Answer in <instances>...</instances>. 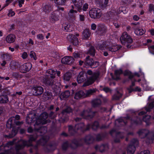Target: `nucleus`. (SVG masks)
Listing matches in <instances>:
<instances>
[{
	"label": "nucleus",
	"instance_id": "5fc2aeb1",
	"mask_svg": "<svg viewBox=\"0 0 154 154\" xmlns=\"http://www.w3.org/2000/svg\"><path fill=\"white\" fill-rule=\"evenodd\" d=\"M64 30L66 32H70L72 31V28L68 24L65 23L63 25Z\"/></svg>",
	"mask_w": 154,
	"mask_h": 154
},
{
	"label": "nucleus",
	"instance_id": "6e6552de",
	"mask_svg": "<svg viewBox=\"0 0 154 154\" xmlns=\"http://www.w3.org/2000/svg\"><path fill=\"white\" fill-rule=\"evenodd\" d=\"M84 125L83 123L76 125L74 128L72 126L69 125V126L68 129L69 132L71 135H72L76 132L77 130H80L81 131H84Z\"/></svg>",
	"mask_w": 154,
	"mask_h": 154
},
{
	"label": "nucleus",
	"instance_id": "cd10ccee",
	"mask_svg": "<svg viewBox=\"0 0 154 154\" xmlns=\"http://www.w3.org/2000/svg\"><path fill=\"white\" fill-rule=\"evenodd\" d=\"M109 148L108 146L107 145H103L99 146L97 145L95 146V149L97 150H98V149L100 152H102L105 150H107Z\"/></svg>",
	"mask_w": 154,
	"mask_h": 154
},
{
	"label": "nucleus",
	"instance_id": "a211bd4d",
	"mask_svg": "<svg viewBox=\"0 0 154 154\" xmlns=\"http://www.w3.org/2000/svg\"><path fill=\"white\" fill-rule=\"evenodd\" d=\"M32 68V64L30 63H26L21 66L20 67V71L22 73H25L29 71Z\"/></svg>",
	"mask_w": 154,
	"mask_h": 154
},
{
	"label": "nucleus",
	"instance_id": "0e129e2a",
	"mask_svg": "<svg viewBox=\"0 0 154 154\" xmlns=\"http://www.w3.org/2000/svg\"><path fill=\"white\" fill-rule=\"evenodd\" d=\"M88 8V5L87 3H85L84 4L82 8V11L83 10L84 11H87Z\"/></svg>",
	"mask_w": 154,
	"mask_h": 154
},
{
	"label": "nucleus",
	"instance_id": "de8ad7c7",
	"mask_svg": "<svg viewBox=\"0 0 154 154\" xmlns=\"http://www.w3.org/2000/svg\"><path fill=\"white\" fill-rule=\"evenodd\" d=\"M109 50L112 52H115L119 50L120 48V47L117 45H113L109 48Z\"/></svg>",
	"mask_w": 154,
	"mask_h": 154
},
{
	"label": "nucleus",
	"instance_id": "c85d7f7f",
	"mask_svg": "<svg viewBox=\"0 0 154 154\" xmlns=\"http://www.w3.org/2000/svg\"><path fill=\"white\" fill-rule=\"evenodd\" d=\"M153 107H154V101L152 102L149 104L148 108H146V112L141 111L139 113V115H142L146 114V112H149L150 109H152Z\"/></svg>",
	"mask_w": 154,
	"mask_h": 154
},
{
	"label": "nucleus",
	"instance_id": "58836bf2",
	"mask_svg": "<svg viewBox=\"0 0 154 154\" xmlns=\"http://www.w3.org/2000/svg\"><path fill=\"white\" fill-rule=\"evenodd\" d=\"M101 104V101L100 99H96L92 101V105L93 107H96L100 106Z\"/></svg>",
	"mask_w": 154,
	"mask_h": 154
},
{
	"label": "nucleus",
	"instance_id": "bb28decb",
	"mask_svg": "<svg viewBox=\"0 0 154 154\" xmlns=\"http://www.w3.org/2000/svg\"><path fill=\"white\" fill-rule=\"evenodd\" d=\"M91 34L90 30L87 29H85L82 33L83 39H86L89 38Z\"/></svg>",
	"mask_w": 154,
	"mask_h": 154
},
{
	"label": "nucleus",
	"instance_id": "79ce46f5",
	"mask_svg": "<svg viewBox=\"0 0 154 154\" xmlns=\"http://www.w3.org/2000/svg\"><path fill=\"white\" fill-rule=\"evenodd\" d=\"M72 77V74L70 72L65 73L63 76V79L65 81H69Z\"/></svg>",
	"mask_w": 154,
	"mask_h": 154
},
{
	"label": "nucleus",
	"instance_id": "4be33fe9",
	"mask_svg": "<svg viewBox=\"0 0 154 154\" xmlns=\"http://www.w3.org/2000/svg\"><path fill=\"white\" fill-rule=\"evenodd\" d=\"M99 122L97 121H95L91 125L89 124H88L86 126V128L85 130H88L90 127H91L92 129L96 130L99 127Z\"/></svg>",
	"mask_w": 154,
	"mask_h": 154
},
{
	"label": "nucleus",
	"instance_id": "ea45409f",
	"mask_svg": "<svg viewBox=\"0 0 154 154\" xmlns=\"http://www.w3.org/2000/svg\"><path fill=\"white\" fill-rule=\"evenodd\" d=\"M123 73L122 70L121 69H117L115 71V75L116 76V78L112 77V79L117 80L119 79V76Z\"/></svg>",
	"mask_w": 154,
	"mask_h": 154
},
{
	"label": "nucleus",
	"instance_id": "b1692460",
	"mask_svg": "<svg viewBox=\"0 0 154 154\" xmlns=\"http://www.w3.org/2000/svg\"><path fill=\"white\" fill-rule=\"evenodd\" d=\"M56 74V72L54 70L50 69L46 71V76L45 77H49L51 78H55Z\"/></svg>",
	"mask_w": 154,
	"mask_h": 154
},
{
	"label": "nucleus",
	"instance_id": "1a4fd4ad",
	"mask_svg": "<svg viewBox=\"0 0 154 154\" xmlns=\"http://www.w3.org/2000/svg\"><path fill=\"white\" fill-rule=\"evenodd\" d=\"M120 39L122 43L124 45H125L126 43L131 44L133 42L132 38L126 32H124L122 33Z\"/></svg>",
	"mask_w": 154,
	"mask_h": 154
},
{
	"label": "nucleus",
	"instance_id": "a19ab883",
	"mask_svg": "<svg viewBox=\"0 0 154 154\" xmlns=\"http://www.w3.org/2000/svg\"><path fill=\"white\" fill-rule=\"evenodd\" d=\"M134 32L137 35H142L145 32L141 28L137 27L135 28Z\"/></svg>",
	"mask_w": 154,
	"mask_h": 154
},
{
	"label": "nucleus",
	"instance_id": "49530a36",
	"mask_svg": "<svg viewBox=\"0 0 154 154\" xmlns=\"http://www.w3.org/2000/svg\"><path fill=\"white\" fill-rule=\"evenodd\" d=\"M97 90L95 89H91L87 90L85 94V97H89L95 92Z\"/></svg>",
	"mask_w": 154,
	"mask_h": 154
},
{
	"label": "nucleus",
	"instance_id": "2eb2a0df",
	"mask_svg": "<svg viewBox=\"0 0 154 154\" xmlns=\"http://www.w3.org/2000/svg\"><path fill=\"white\" fill-rule=\"evenodd\" d=\"M32 90L33 95L35 96L41 95L43 92V88L41 86L34 87Z\"/></svg>",
	"mask_w": 154,
	"mask_h": 154
},
{
	"label": "nucleus",
	"instance_id": "20e7f679",
	"mask_svg": "<svg viewBox=\"0 0 154 154\" xmlns=\"http://www.w3.org/2000/svg\"><path fill=\"white\" fill-rule=\"evenodd\" d=\"M48 117V113L46 112H44L42 113L37 119L34 125L36 128H37L39 125H44L48 122H49L50 121L49 120H47Z\"/></svg>",
	"mask_w": 154,
	"mask_h": 154
},
{
	"label": "nucleus",
	"instance_id": "9b49d317",
	"mask_svg": "<svg viewBox=\"0 0 154 154\" xmlns=\"http://www.w3.org/2000/svg\"><path fill=\"white\" fill-rule=\"evenodd\" d=\"M90 16L92 18H99L101 16V14L100 9L94 8L91 9L89 11Z\"/></svg>",
	"mask_w": 154,
	"mask_h": 154
},
{
	"label": "nucleus",
	"instance_id": "9d476101",
	"mask_svg": "<svg viewBox=\"0 0 154 154\" xmlns=\"http://www.w3.org/2000/svg\"><path fill=\"white\" fill-rule=\"evenodd\" d=\"M95 113V112H92L91 109L88 108L82 112L80 115L83 118L88 119L92 118L94 116Z\"/></svg>",
	"mask_w": 154,
	"mask_h": 154
},
{
	"label": "nucleus",
	"instance_id": "8fccbe9b",
	"mask_svg": "<svg viewBox=\"0 0 154 154\" xmlns=\"http://www.w3.org/2000/svg\"><path fill=\"white\" fill-rule=\"evenodd\" d=\"M150 118V116L146 115L143 118L142 120L143 121L146 123V124L147 125H149L150 124L149 121Z\"/></svg>",
	"mask_w": 154,
	"mask_h": 154
},
{
	"label": "nucleus",
	"instance_id": "69168bd1",
	"mask_svg": "<svg viewBox=\"0 0 154 154\" xmlns=\"http://www.w3.org/2000/svg\"><path fill=\"white\" fill-rule=\"evenodd\" d=\"M30 56L31 58H33V59L35 60L37 59V57L36 56L35 53L33 51H31L30 54Z\"/></svg>",
	"mask_w": 154,
	"mask_h": 154
},
{
	"label": "nucleus",
	"instance_id": "7c9ffc66",
	"mask_svg": "<svg viewBox=\"0 0 154 154\" xmlns=\"http://www.w3.org/2000/svg\"><path fill=\"white\" fill-rule=\"evenodd\" d=\"M52 5L48 3L47 4L44 5L43 7V11L46 13L49 12L52 10Z\"/></svg>",
	"mask_w": 154,
	"mask_h": 154
},
{
	"label": "nucleus",
	"instance_id": "6ab92c4d",
	"mask_svg": "<svg viewBox=\"0 0 154 154\" xmlns=\"http://www.w3.org/2000/svg\"><path fill=\"white\" fill-rule=\"evenodd\" d=\"M74 61V59L72 57L66 56L62 58L61 62L64 64H70Z\"/></svg>",
	"mask_w": 154,
	"mask_h": 154
},
{
	"label": "nucleus",
	"instance_id": "09e8293b",
	"mask_svg": "<svg viewBox=\"0 0 154 154\" xmlns=\"http://www.w3.org/2000/svg\"><path fill=\"white\" fill-rule=\"evenodd\" d=\"M122 96V94L119 91L116 92L112 96V99L113 100H119Z\"/></svg>",
	"mask_w": 154,
	"mask_h": 154
},
{
	"label": "nucleus",
	"instance_id": "2f4dec72",
	"mask_svg": "<svg viewBox=\"0 0 154 154\" xmlns=\"http://www.w3.org/2000/svg\"><path fill=\"white\" fill-rule=\"evenodd\" d=\"M83 75L84 74L82 72H81L79 73L77 78V81L78 83H81L85 81V79Z\"/></svg>",
	"mask_w": 154,
	"mask_h": 154
},
{
	"label": "nucleus",
	"instance_id": "f8f14e48",
	"mask_svg": "<svg viewBox=\"0 0 154 154\" xmlns=\"http://www.w3.org/2000/svg\"><path fill=\"white\" fill-rule=\"evenodd\" d=\"M137 133L141 138H144L148 135L151 136L153 135L154 137V133L153 132H150L149 130L146 129L140 130Z\"/></svg>",
	"mask_w": 154,
	"mask_h": 154
},
{
	"label": "nucleus",
	"instance_id": "e2e57ef3",
	"mask_svg": "<svg viewBox=\"0 0 154 154\" xmlns=\"http://www.w3.org/2000/svg\"><path fill=\"white\" fill-rule=\"evenodd\" d=\"M68 147V141H66L64 143L62 146V148L63 150H66Z\"/></svg>",
	"mask_w": 154,
	"mask_h": 154
},
{
	"label": "nucleus",
	"instance_id": "c756f323",
	"mask_svg": "<svg viewBox=\"0 0 154 154\" xmlns=\"http://www.w3.org/2000/svg\"><path fill=\"white\" fill-rule=\"evenodd\" d=\"M70 95V92L69 91L66 90L62 92L60 95V97L61 100L68 98Z\"/></svg>",
	"mask_w": 154,
	"mask_h": 154
},
{
	"label": "nucleus",
	"instance_id": "72a5a7b5",
	"mask_svg": "<svg viewBox=\"0 0 154 154\" xmlns=\"http://www.w3.org/2000/svg\"><path fill=\"white\" fill-rule=\"evenodd\" d=\"M1 57L3 60H5L7 61L10 60L12 58V56L8 53L2 54Z\"/></svg>",
	"mask_w": 154,
	"mask_h": 154
},
{
	"label": "nucleus",
	"instance_id": "a18cd8bd",
	"mask_svg": "<svg viewBox=\"0 0 154 154\" xmlns=\"http://www.w3.org/2000/svg\"><path fill=\"white\" fill-rule=\"evenodd\" d=\"M107 16L109 17V18H111L114 19V17H117V15H115V12L113 10L111 11L108 12L107 14Z\"/></svg>",
	"mask_w": 154,
	"mask_h": 154
},
{
	"label": "nucleus",
	"instance_id": "13d9d810",
	"mask_svg": "<svg viewBox=\"0 0 154 154\" xmlns=\"http://www.w3.org/2000/svg\"><path fill=\"white\" fill-rule=\"evenodd\" d=\"M138 142L137 139H133L131 141V144L130 145L133 146L135 147V146L138 145Z\"/></svg>",
	"mask_w": 154,
	"mask_h": 154
},
{
	"label": "nucleus",
	"instance_id": "bf43d9fd",
	"mask_svg": "<svg viewBox=\"0 0 154 154\" xmlns=\"http://www.w3.org/2000/svg\"><path fill=\"white\" fill-rule=\"evenodd\" d=\"M142 121V118H137L136 121L132 120V122L136 124H141Z\"/></svg>",
	"mask_w": 154,
	"mask_h": 154
},
{
	"label": "nucleus",
	"instance_id": "4468645a",
	"mask_svg": "<svg viewBox=\"0 0 154 154\" xmlns=\"http://www.w3.org/2000/svg\"><path fill=\"white\" fill-rule=\"evenodd\" d=\"M49 137L48 136H44L42 138L40 139L37 142V144L33 147L32 148H31L30 150V153H32L33 152L32 149H35L37 150V149L38 145H44L46 143L47 141L49 139Z\"/></svg>",
	"mask_w": 154,
	"mask_h": 154
},
{
	"label": "nucleus",
	"instance_id": "39448f33",
	"mask_svg": "<svg viewBox=\"0 0 154 154\" xmlns=\"http://www.w3.org/2000/svg\"><path fill=\"white\" fill-rule=\"evenodd\" d=\"M14 141H9L5 145H2L0 146V151H4V152L0 153V154H15V150L11 149L10 150H6L7 147L9 148L11 146L13 145L14 143Z\"/></svg>",
	"mask_w": 154,
	"mask_h": 154
},
{
	"label": "nucleus",
	"instance_id": "3c124183",
	"mask_svg": "<svg viewBox=\"0 0 154 154\" xmlns=\"http://www.w3.org/2000/svg\"><path fill=\"white\" fill-rule=\"evenodd\" d=\"M18 131V129L15 128H13L12 129V135H11L8 136L7 135H5V137H7L9 138H12L14 136L17 134Z\"/></svg>",
	"mask_w": 154,
	"mask_h": 154
},
{
	"label": "nucleus",
	"instance_id": "7ed1b4c3",
	"mask_svg": "<svg viewBox=\"0 0 154 154\" xmlns=\"http://www.w3.org/2000/svg\"><path fill=\"white\" fill-rule=\"evenodd\" d=\"M94 140V137L90 135L86 136L84 139L80 140L77 141L76 140H74L72 141L70 147L72 149H75L79 146L82 145L81 142L83 141L86 143L89 144L92 143Z\"/></svg>",
	"mask_w": 154,
	"mask_h": 154
},
{
	"label": "nucleus",
	"instance_id": "473e14b6",
	"mask_svg": "<svg viewBox=\"0 0 154 154\" xmlns=\"http://www.w3.org/2000/svg\"><path fill=\"white\" fill-rule=\"evenodd\" d=\"M14 120L15 118L14 117H11L9 119L7 122L6 125V127L8 128H11L12 127V125Z\"/></svg>",
	"mask_w": 154,
	"mask_h": 154
},
{
	"label": "nucleus",
	"instance_id": "423d86ee",
	"mask_svg": "<svg viewBox=\"0 0 154 154\" xmlns=\"http://www.w3.org/2000/svg\"><path fill=\"white\" fill-rule=\"evenodd\" d=\"M54 78H51L49 77H45L42 79V81L45 85L49 86L52 87L54 91L58 88V87L56 85Z\"/></svg>",
	"mask_w": 154,
	"mask_h": 154
},
{
	"label": "nucleus",
	"instance_id": "0eeeda50",
	"mask_svg": "<svg viewBox=\"0 0 154 154\" xmlns=\"http://www.w3.org/2000/svg\"><path fill=\"white\" fill-rule=\"evenodd\" d=\"M124 75L125 76H128L129 79L131 80V85L127 88V90L129 93L134 91V88L133 87L135 86V82L136 80L134 79H133L134 77V75L130 71H125L124 73Z\"/></svg>",
	"mask_w": 154,
	"mask_h": 154
},
{
	"label": "nucleus",
	"instance_id": "412c9836",
	"mask_svg": "<svg viewBox=\"0 0 154 154\" xmlns=\"http://www.w3.org/2000/svg\"><path fill=\"white\" fill-rule=\"evenodd\" d=\"M59 16L58 14L55 11L54 12L51 13L49 19L52 23H54L55 21L59 20Z\"/></svg>",
	"mask_w": 154,
	"mask_h": 154
},
{
	"label": "nucleus",
	"instance_id": "c9c22d12",
	"mask_svg": "<svg viewBox=\"0 0 154 154\" xmlns=\"http://www.w3.org/2000/svg\"><path fill=\"white\" fill-rule=\"evenodd\" d=\"M9 101L8 97L6 95L0 96V103H7Z\"/></svg>",
	"mask_w": 154,
	"mask_h": 154
},
{
	"label": "nucleus",
	"instance_id": "f3484780",
	"mask_svg": "<svg viewBox=\"0 0 154 154\" xmlns=\"http://www.w3.org/2000/svg\"><path fill=\"white\" fill-rule=\"evenodd\" d=\"M84 64L87 66H92L94 65H98L99 62H94L93 59L90 58V57L88 56L86 58Z\"/></svg>",
	"mask_w": 154,
	"mask_h": 154
},
{
	"label": "nucleus",
	"instance_id": "393cba45",
	"mask_svg": "<svg viewBox=\"0 0 154 154\" xmlns=\"http://www.w3.org/2000/svg\"><path fill=\"white\" fill-rule=\"evenodd\" d=\"M85 97V94L82 91H80L77 92L75 94L74 98L78 100L81 98H84Z\"/></svg>",
	"mask_w": 154,
	"mask_h": 154
},
{
	"label": "nucleus",
	"instance_id": "052dcab7",
	"mask_svg": "<svg viewBox=\"0 0 154 154\" xmlns=\"http://www.w3.org/2000/svg\"><path fill=\"white\" fill-rule=\"evenodd\" d=\"M64 10V8H63L59 6L58 7L57 9L55 11L57 12V13L59 14V15H61L62 16V14L61 12L60 11H63Z\"/></svg>",
	"mask_w": 154,
	"mask_h": 154
},
{
	"label": "nucleus",
	"instance_id": "37998d69",
	"mask_svg": "<svg viewBox=\"0 0 154 154\" xmlns=\"http://www.w3.org/2000/svg\"><path fill=\"white\" fill-rule=\"evenodd\" d=\"M97 29L100 34H101L105 32L106 30V27L103 25L99 24L97 27Z\"/></svg>",
	"mask_w": 154,
	"mask_h": 154
},
{
	"label": "nucleus",
	"instance_id": "338daca9",
	"mask_svg": "<svg viewBox=\"0 0 154 154\" xmlns=\"http://www.w3.org/2000/svg\"><path fill=\"white\" fill-rule=\"evenodd\" d=\"M15 14L14 12L12 11V10L10 9L9 11V12L8 13V15L9 17H12L14 16Z\"/></svg>",
	"mask_w": 154,
	"mask_h": 154
},
{
	"label": "nucleus",
	"instance_id": "f03ea898",
	"mask_svg": "<svg viewBox=\"0 0 154 154\" xmlns=\"http://www.w3.org/2000/svg\"><path fill=\"white\" fill-rule=\"evenodd\" d=\"M88 74L91 75L90 77L82 85L83 87H86L93 84L94 82L98 78L99 76L98 72H93L91 70H88L87 72Z\"/></svg>",
	"mask_w": 154,
	"mask_h": 154
},
{
	"label": "nucleus",
	"instance_id": "680f3d73",
	"mask_svg": "<svg viewBox=\"0 0 154 154\" xmlns=\"http://www.w3.org/2000/svg\"><path fill=\"white\" fill-rule=\"evenodd\" d=\"M126 11L125 8L124 7H120L119 8V9L117 10V12L119 13H120L122 12H123L124 13H126V12H125Z\"/></svg>",
	"mask_w": 154,
	"mask_h": 154
},
{
	"label": "nucleus",
	"instance_id": "4d7b16f0",
	"mask_svg": "<svg viewBox=\"0 0 154 154\" xmlns=\"http://www.w3.org/2000/svg\"><path fill=\"white\" fill-rule=\"evenodd\" d=\"M55 3L59 5H64L66 0H54Z\"/></svg>",
	"mask_w": 154,
	"mask_h": 154
},
{
	"label": "nucleus",
	"instance_id": "aec40b11",
	"mask_svg": "<svg viewBox=\"0 0 154 154\" xmlns=\"http://www.w3.org/2000/svg\"><path fill=\"white\" fill-rule=\"evenodd\" d=\"M38 125V127L37 128L35 127V130L37 131V134L38 133L41 134H45L47 131V128L45 127H41V125Z\"/></svg>",
	"mask_w": 154,
	"mask_h": 154
},
{
	"label": "nucleus",
	"instance_id": "5701e85b",
	"mask_svg": "<svg viewBox=\"0 0 154 154\" xmlns=\"http://www.w3.org/2000/svg\"><path fill=\"white\" fill-rule=\"evenodd\" d=\"M16 39L15 35L10 34L8 35L6 38V42L9 43H11L14 42Z\"/></svg>",
	"mask_w": 154,
	"mask_h": 154
},
{
	"label": "nucleus",
	"instance_id": "864d4df0",
	"mask_svg": "<svg viewBox=\"0 0 154 154\" xmlns=\"http://www.w3.org/2000/svg\"><path fill=\"white\" fill-rule=\"evenodd\" d=\"M88 53L93 56L95 55V50L93 46H91L88 51Z\"/></svg>",
	"mask_w": 154,
	"mask_h": 154
},
{
	"label": "nucleus",
	"instance_id": "603ef678",
	"mask_svg": "<svg viewBox=\"0 0 154 154\" xmlns=\"http://www.w3.org/2000/svg\"><path fill=\"white\" fill-rule=\"evenodd\" d=\"M77 10H70L68 13L69 16L71 17H75V14L77 13Z\"/></svg>",
	"mask_w": 154,
	"mask_h": 154
},
{
	"label": "nucleus",
	"instance_id": "a878e982",
	"mask_svg": "<svg viewBox=\"0 0 154 154\" xmlns=\"http://www.w3.org/2000/svg\"><path fill=\"white\" fill-rule=\"evenodd\" d=\"M106 42L103 41H101L96 46V48L98 50H103L106 48Z\"/></svg>",
	"mask_w": 154,
	"mask_h": 154
},
{
	"label": "nucleus",
	"instance_id": "ddd939ff",
	"mask_svg": "<svg viewBox=\"0 0 154 154\" xmlns=\"http://www.w3.org/2000/svg\"><path fill=\"white\" fill-rule=\"evenodd\" d=\"M36 116L33 112H30L27 115L26 120V123L29 124H31L35 121L36 120Z\"/></svg>",
	"mask_w": 154,
	"mask_h": 154
},
{
	"label": "nucleus",
	"instance_id": "4c0bfd02",
	"mask_svg": "<svg viewBox=\"0 0 154 154\" xmlns=\"http://www.w3.org/2000/svg\"><path fill=\"white\" fill-rule=\"evenodd\" d=\"M124 137V135L123 133H121L120 132L116 133V138L114 140V142L116 143L119 142L120 140L119 138L122 139Z\"/></svg>",
	"mask_w": 154,
	"mask_h": 154
},
{
	"label": "nucleus",
	"instance_id": "e433bc0d",
	"mask_svg": "<svg viewBox=\"0 0 154 154\" xmlns=\"http://www.w3.org/2000/svg\"><path fill=\"white\" fill-rule=\"evenodd\" d=\"M52 96V95L51 93L46 91L44 93L42 97L45 100H47L49 99H51Z\"/></svg>",
	"mask_w": 154,
	"mask_h": 154
},
{
	"label": "nucleus",
	"instance_id": "f704fd0d",
	"mask_svg": "<svg viewBox=\"0 0 154 154\" xmlns=\"http://www.w3.org/2000/svg\"><path fill=\"white\" fill-rule=\"evenodd\" d=\"M82 1H78L77 3L74 5L75 7V9H77V12H80L82 11Z\"/></svg>",
	"mask_w": 154,
	"mask_h": 154
},
{
	"label": "nucleus",
	"instance_id": "c03bdc74",
	"mask_svg": "<svg viewBox=\"0 0 154 154\" xmlns=\"http://www.w3.org/2000/svg\"><path fill=\"white\" fill-rule=\"evenodd\" d=\"M135 149V148L134 146L129 145L127 148L128 154H133Z\"/></svg>",
	"mask_w": 154,
	"mask_h": 154
},
{
	"label": "nucleus",
	"instance_id": "f257e3e1",
	"mask_svg": "<svg viewBox=\"0 0 154 154\" xmlns=\"http://www.w3.org/2000/svg\"><path fill=\"white\" fill-rule=\"evenodd\" d=\"M36 139V137L33 136L30 137L28 141L21 140L19 141V144L16 145L15 149L16 150V154H26V152L20 153L18 152L19 150L23 149L25 146H31V142L32 141H35Z\"/></svg>",
	"mask_w": 154,
	"mask_h": 154
},
{
	"label": "nucleus",
	"instance_id": "dca6fc26",
	"mask_svg": "<svg viewBox=\"0 0 154 154\" xmlns=\"http://www.w3.org/2000/svg\"><path fill=\"white\" fill-rule=\"evenodd\" d=\"M67 38L68 40L72 43L75 46L78 45L79 43L78 38L75 37L74 35L69 34L67 36Z\"/></svg>",
	"mask_w": 154,
	"mask_h": 154
},
{
	"label": "nucleus",
	"instance_id": "6e6d98bb",
	"mask_svg": "<svg viewBox=\"0 0 154 154\" xmlns=\"http://www.w3.org/2000/svg\"><path fill=\"white\" fill-rule=\"evenodd\" d=\"M72 109L70 107H68L63 110L61 114L63 115L65 113H70L72 112Z\"/></svg>",
	"mask_w": 154,
	"mask_h": 154
},
{
	"label": "nucleus",
	"instance_id": "774afa93",
	"mask_svg": "<svg viewBox=\"0 0 154 154\" xmlns=\"http://www.w3.org/2000/svg\"><path fill=\"white\" fill-rule=\"evenodd\" d=\"M103 138V137L102 135L99 134L97 136L96 140L98 141H99L102 140Z\"/></svg>",
	"mask_w": 154,
	"mask_h": 154
}]
</instances>
